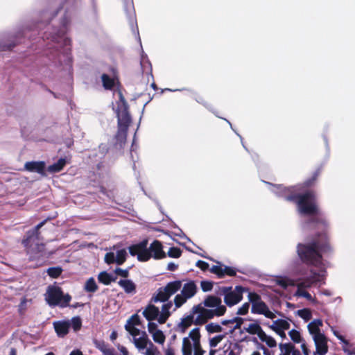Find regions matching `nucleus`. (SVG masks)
I'll list each match as a JSON object with an SVG mask.
<instances>
[{"instance_id": "338daca9", "label": "nucleus", "mask_w": 355, "mask_h": 355, "mask_svg": "<svg viewBox=\"0 0 355 355\" xmlns=\"http://www.w3.org/2000/svg\"><path fill=\"white\" fill-rule=\"evenodd\" d=\"M265 317L270 318V319H274L275 318V314L272 313L269 308L268 307L266 311H264V313H263Z\"/></svg>"}, {"instance_id": "c03bdc74", "label": "nucleus", "mask_w": 355, "mask_h": 355, "mask_svg": "<svg viewBox=\"0 0 355 355\" xmlns=\"http://www.w3.org/2000/svg\"><path fill=\"white\" fill-rule=\"evenodd\" d=\"M140 64L141 67L144 69V70L148 67L150 69V71H152V66L151 64L148 60V58L146 54L144 53V52L142 51L141 55V60Z\"/></svg>"}, {"instance_id": "09e8293b", "label": "nucleus", "mask_w": 355, "mask_h": 355, "mask_svg": "<svg viewBox=\"0 0 355 355\" xmlns=\"http://www.w3.org/2000/svg\"><path fill=\"white\" fill-rule=\"evenodd\" d=\"M105 262L107 264L116 263L115 253L113 252H107L105 255Z\"/></svg>"}, {"instance_id": "13d9d810", "label": "nucleus", "mask_w": 355, "mask_h": 355, "mask_svg": "<svg viewBox=\"0 0 355 355\" xmlns=\"http://www.w3.org/2000/svg\"><path fill=\"white\" fill-rule=\"evenodd\" d=\"M148 330L150 334H153L156 331H159V329H157V324L155 322H153L152 321H148Z\"/></svg>"}, {"instance_id": "aec40b11", "label": "nucleus", "mask_w": 355, "mask_h": 355, "mask_svg": "<svg viewBox=\"0 0 355 355\" xmlns=\"http://www.w3.org/2000/svg\"><path fill=\"white\" fill-rule=\"evenodd\" d=\"M331 330L333 331L334 335L340 340L343 343V350L347 355H355V351H351L348 348V347H352V345L349 343V342L346 340L343 336H342L338 331L335 330L333 327H331Z\"/></svg>"}, {"instance_id": "f704fd0d", "label": "nucleus", "mask_w": 355, "mask_h": 355, "mask_svg": "<svg viewBox=\"0 0 355 355\" xmlns=\"http://www.w3.org/2000/svg\"><path fill=\"white\" fill-rule=\"evenodd\" d=\"M205 329L209 334L220 333L223 328L220 324L214 322H210L205 326Z\"/></svg>"}, {"instance_id": "774afa93", "label": "nucleus", "mask_w": 355, "mask_h": 355, "mask_svg": "<svg viewBox=\"0 0 355 355\" xmlns=\"http://www.w3.org/2000/svg\"><path fill=\"white\" fill-rule=\"evenodd\" d=\"M155 347H152L150 345L146 349L145 355H155Z\"/></svg>"}, {"instance_id": "5fc2aeb1", "label": "nucleus", "mask_w": 355, "mask_h": 355, "mask_svg": "<svg viewBox=\"0 0 355 355\" xmlns=\"http://www.w3.org/2000/svg\"><path fill=\"white\" fill-rule=\"evenodd\" d=\"M308 331L309 334L312 336V338H313V336L318 334H324L321 332L320 327H318L316 326H312L311 327H307Z\"/></svg>"}, {"instance_id": "6ab92c4d", "label": "nucleus", "mask_w": 355, "mask_h": 355, "mask_svg": "<svg viewBox=\"0 0 355 355\" xmlns=\"http://www.w3.org/2000/svg\"><path fill=\"white\" fill-rule=\"evenodd\" d=\"M173 306V302L171 301H168L166 303H164L162 306V311H159V317L158 318V322L159 324H164L166 322L168 318L171 316L170 309Z\"/></svg>"}, {"instance_id": "f3484780", "label": "nucleus", "mask_w": 355, "mask_h": 355, "mask_svg": "<svg viewBox=\"0 0 355 355\" xmlns=\"http://www.w3.org/2000/svg\"><path fill=\"white\" fill-rule=\"evenodd\" d=\"M135 346L139 350H143L149 345L152 347H154L153 343L149 340L146 332H142V335L139 337L135 338L133 340Z\"/></svg>"}, {"instance_id": "0eeeda50", "label": "nucleus", "mask_w": 355, "mask_h": 355, "mask_svg": "<svg viewBox=\"0 0 355 355\" xmlns=\"http://www.w3.org/2000/svg\"><path fill=\"white\" fill-rule=\"evenodd\" d=\"M44 296L46 303L51 307L59 306L64 309L69 306L71 300V296L69 293L64 294L62 289L56 286H48Z\"/></svg>"}, {"instance_id": "c756f323", "label": "nucleus", "mask_w": 355, "mask_h": 355, "mask_svg": "<svg viewBox=\"0 0 355 355\" xmlns=\"http://www.w3.org/2000/svg\"><path fill=\"white\" fill-rule=\"evenodd\" d=\"M260 322L259 320H254L253 323H251L247 327H243V329L240 330V333L247 332L251 335H255L258 329L260 328Z\"/></svg>"}, {"instance_id": "72a5a7b5", "label": "nucleus", "mask_w": 355, "mask_h": 355, "mask_svg": "<svg viewBox=\"0 0 355 355\" xmlns=\"http://www.w3.org/2000/svg\"><path fill=\"white\" fill-rule=\"evenodd\" d=\"M298 283V275L295 279H284L278 281V284L282 287L286 288L288 286H297Z\"/></svg>"}, {"instance_id": "a211bd4d", "label": "nucleus", "mask_w": 355, "mask_h": 355, "mask_svg": "<svg viewBox=\"0 0 355 355\" xmlns=\"http://www.w3.org/2000/svg\"><path fill=\"white\" fill-rule=\"evenodd\" d=\"M24 167L28 171L44 174L45 162L43 161L28 162L25 164Z\"/></svg>"}, {"instance_id": "473e14b6", "label": "nucleus", "mask_w": 355, "mask_h": 355, "mask_svg": "<svg viewBox=\"0 0 355 355\" xmlns=\"http://www.w3.org/2000/svg\"><path fill=\"white\" fill-rule=\"evenodd\" d=\"M128 257V253L125 249L118 250L115 254L116 263L117 265L123 264Z\"/></svg>"}, {"instance_id": "a19ab883", "label": "nucleus", "mask_w": 355, "mask_h": 355, "mask_svg": "<svg viewBox=\"0 0 355 355\" xmlns=\"http://www.w3.org/2000/svg\"><path fill=\"white\" fill-rule=\"evenodd\" d=\"M291 339L295 343H300L303 341V338L299 331L292 329L288 332Z\"/></svg>"}, {"instance_id": "de8ad7c7", "label": "nucleus", "mask_w": 355, "mask_h": 355, "mask_svg": "<svg viewBox=\"0 0 355 355\" xmlns=\"http://www.w3.org/2000/svg\"><path fill=\"white\" fill-rule=\"evenodd\" d=\"M275 323H279V330H288L290 328V324L288 321L283 319H277Z\"/></svg>"}, {"instance_id": "bf43d9fd", "label": "nucleus", "mask_w": 355, "mask_h": 355, "mask_svg": "<svg viewBox=\"0 0 355 355\" xmlns=\"http://www.w3.org/2000/svg\"><path fill=\"white\" fill-rule=\"evenodd\" d=\"M224 271H225V275H227L228 276L234 277V276H236V271L235 268H232L230 266H225Z\"/></svg>"}, {"instance_id": "ea45409f", "label": "nucleus", "mask_w": 355, "mask_h": 355, "mask_svg": "<svg viewBox=\"0 0 355 355\" xmlns=\"http://www.w3.org/2000/svg\"><path fill=\"white\" fill-rule=\"evenodd\" d=\"M298 316L302 318L305 322H308L312 318L311 312L308 309H300L297 311Z\"/></svg>"}, {"instance_id": "393cba45", "label": "nucleus", "mask_w": 355, "mask_h": 355, "mask_svg": "<svg viewBox=\"0 0 355 355\" xmlns=\"http://www.w3.org/2000/svg\"><path fill=\"white\" fill-rule=\"evenodd\" d=\"M101 80L104 89L107 90H112L118 83V82L114 78L110 77L106 73H103L101 76Z\"/></svg>"}, {"instance_id": "412c9836", "label": "nucleus", "mask_w": 355, "mask_h": 355, "mask_svg": "<svg viewBox=\"0 0 355 355\" xmlns=\"http://www.w3.org/2000/svg\"><path fill=\"white\" fill-rule=\"evenodd\" d=\"M182 286L181 280H175L168 282L165 286H164V291L168 294V296L171 297L175 293H177Z\"/></svg>"}, {"instance_id": "58836bf2", "label": "nucleus", "mask_w": 355, "mask_h": 355, "mask_svg": "<svg viewBox=\"0 0 355 355\" xmlns=\"http://www.w3.org/2000/svg\"><path fill=\"white\" fill-rule=\"evenodd\" d=\"M62 272V269L60 266L50 267L47 269L46 272L48 275L52 278L58 277Z\"/></svg>"}, {"instance_id": "052dcab7", "label": "nucleus", "mask_w": 355, "mask_h": 355, "mask_svg": "<svg viewBox=\"0 0 355 355\" xmlns=\"http://www.w3.org/2000/svg\"><path fill=\"white\" fill-rule=\"evenodd\" d=\"M264 342L270 348L275 347L277 345L276 340L270 336H268Z\"/></svg>"}, {"instance_id": "2eb2a0df", "label": "nucleus", "mask_w": 355, "mask_h": 355, "mask_svg": "<svg viewBox=\"0 0 355 355\" xmlns=\"http://www.w3.org/2000/svg\"><path fill=\"white\" fill-rule=\"evenodd\" d=\"M152 303L153 302H150V304L146 306L142 314L148 321H153L155 320L158 321V318L160 315L159 309Z\"/></svg>"}, {"instance_id": "3c124183", "label": "nucleus", "mask_w": 355, "mask_h": 355, "mask_svg": "<svg viewBox=\"0 0 355 355\" xmlns=\"http://www.w3.org/2000/svg\"><path fill=\"white\" fill-rule=\"evenodd\" d=\"M250 308V303H244L237 311L236 314L240 315H244L248 313Z\"/></svg>"}, {"instance_id": "e2e57ef3", "label": "nucleus", "mask_w": 355, "mask_h": 355, "mask_svg": "<svg viewBox=\"0 0 355 355\" xmlns=\"http://www.w3.org/2000/svg\"><path fill=\"white\" fill-rule=\"evenodd\" d=\"M99 153H100V159H102L105 154L107 153L108 148L106 144H101L98 146Z\"/></svg>"}, {"instance_id": "c85d7f7f", "label": "nucleus", "mask_w": 355, "mask_h": 355, "mask_svg": "<svg viewBox=\"0 0 355 355\" xmlns=\"http://www.w3.org/2000/svg\"><path fill=\"white\" fill-rule=\"evenodd\" d=\"M193 349H194L193 343H191L189 338H184L182 347V355H192Z\"/></svg>"}, {"instance_id": "ddd939ff", "label": "nucleus", "mask_w": 355, "mask_h": 355, "mask_svg": "<svg viewBox=\"0 0 355 355\" xmlns=\"http://www.w3.org/2000/svg\"><path fill=\"white\" fill-rule=\"evenodd\" d=\"M124 4L125 10L127 12V17L132 31H137L139 33L132 0H124Z\"/></svg>"}, {"instance_id": "79ce46f5", "label": "nucleus", "mask_w": 355, "mask_h": 355, "mask_svg": "<svg viewBox=\"0 0 355 355\" xmlns=\"http://www.w3.org/2000/svg\"><path fill=\"white\" fill-rule=\"evenodd\" d=\"M227 335V333H225L223 334L217 335L209 339V346L211 347H216L219 343H220Z\"/></svg>"}, {"instance_id": "2f4dec72", "label": "nucleus", "mask_w": 355, "mask_h": 355, "mask_svg": "<svg viewBox=\"0 0 355 355\" xmlns=\"http://www.w3.org/2000/svg\"><path fill=\"white\" fill-rule=\"evenodd\" d=\"M67 321L69 323V327H71L74 332L78 331L82 327V320L79 316H74Z\"/></svg>"}, {"instance_id": "603ef678", "label": "nucleus", "mask_w": 355, "mask_h": 355, "mask_svg": "<svg viewBox=\"0 0 355 355\" xmlns=\"http://www.w3.org/2000/svg\"><path fill=\"white\" fill-rule=\"evenodd\" d=\"M140 324V318L137 314L133 315L128 321L126 324L131 326L139 325Z\"/></svg>"}, {"instance_id": "f257e3e1", "label": "nucleus", "mask_w": 355, "mask_h": 355, "mask_svg": "<svg viewBox=\"0 0 355 355\" xmlns=\"http://www.w3.org/2000/svg\"><path fill=\"white\" fill-rule=\"evenodd\" d=\"M331 252L332 248L326 232L318 233L311 241L297 244V254L300 261L307 266L316 268L318 270L313 268L297 270L298 283L295 296L304 297L311 302L315 301L304 289L318 284L320 286L325 284L327 263L323 259V255Z\"/></svg>"}, {"instance_id": "9d476101", "label": "nucleus", "mask_w": 355, "mask_h": 355, "mask_svg": "<svg viewBox=\"0 0 355 355\" xmlns=\"http://www.w3.org/2000/svg\"><path fill=\"white\" fill-rule=\"evenodd\" d=\"M249 301L252 304L251 312L254 314H263L268 305L261 300L260 295L255 293H250L248 295Z\"/></svg>"}, {"instance_id": "20e7f679", "label": "nucleus", "mask_w": 355, "mask_h": 355, "mask_svg": "<svg viewBox=\"0 0 355 355\" xmlns=\"http://www.w3.org/2000/svg\"><path fill=\"white\" fill-rule=\"evenodd\" d=\"M227 311L225 305L222 304L220 297L209 295L204 300L192 307L189 314L185 315L178 324L181 333H184L192 324L200 325L215 317L223 316Z\"/></svg>"}, {"instance_id": "9b49d317", "label": "nucleus", "mask_w": 355, "mask_h": 355, "mask_svg": "<svg viewBox=\"0 0 355 355\" xmlns=\"http://www.w3.org/2000/svg\"><path fill=\"white\" fill-rule=\"evenodd\" d=\"M29 31V29L26 28H20L15 35H10L9 37L10 39H15L16 41L9 40V42H0V51H11L18 43L20 42L18 41L21 37L26 36L27 32Z\"/></svg>"}, {"instance_id": "4c0bfd02", "label": "nucleus", "mask_w": 355, "mask_h": 355, "mask_svg": "<svg viewBox=\"0 0 355 355\" xmlns=\"http://www.w3.org/2000/svg\"><path fill=\"white\" fill-rule=\"evenodd\" d=\"M125 330L133 337V340L135 338H137V336H140L142 335L143 331L136 328L135 326H131L129 324L125 325Z\"/></svg>"}, {"instance_id": "4be33fe9", "label": "nucleus", "mask_w": 355, "mask_h": 355, "mask_svg": "<svg viewBox=\"0 0 355 355\" xmlns=\"http://www.w3.org/2000/svg\"><path fill=\"white\" fill-rule=\"evenodd\" d=\"M118 284L128 294H134L136 293V285L131 279H120Z\"/></svg>"}, {"instance_id": "680f3d73", "label": "nucleus", "mask_w": 355, "mask_h": 355, "mask_svg": "<svg viewBox=\"0 0 355 355\" xmlns=\"http://www.w3.org/2000/svg\"><path fill=\"white\" fill-rule=\"evenodd\" d=\"M255 335H257L258 337L259 338V339L262 341V342H264L265 340L267 338V337L268 336V335H267L265 331L263 330V329L261 328V327H260V328L258 329L257 332L256 333Z\"/></svg>"}, {"instance_id": "dca6fc26", "label": "nucleus", "mask_w": 355, "mask_h": 355, "mask_svg": "<svg viewBox=\"0 0 355 355\" xmlns=\"http://www.w3.org/2000/svg\"><path fill=\"white\" fill-rule=\"evenodd\" d=\"M197 291L198 287L196 282L193 280H190L183 285L181 293L189 300L196 294Z\"/></svg>"}, {"instance_id": "423d86ee", "label": "nucleus", "mask_w": 355, "mask_h": 355, "mask_svg": "<svg viewBox=\"0 0 355 355\" xmlns=\"http://www.w3.org/2000/svg\"><path fill=\"white\" fill-rule=\"evenodd\" d=\"M128 250L131 256H137L138 261L142 262L147 261L150 258L162 259L166 257L163 250L162 244L158 240H155L148 247V240L144 239L137 244L130 245Z\"/></svg>"}, {"instance_id": "a18cd8bd", "label": "nucleus", "mask_w": 355, "mask_h": 355, "mask_svg": "<svg viewBox=\"0 0 355 355\" xmlns=\"http://www.w3.org/2000/svg\"><path fill=\"white\" fill-rule=\"evenodd\" d=\"M167 254L171 258H179L182 255V250L177 247H171L169 248Z\"/></svg>"}, {"instance_id": "b1692460", "label": "nucleus", "mask_w": 355, "mask_h": 355, "mask_svg": "<svg viewBox=\"0 0 355 355\" xmlns=\"http://www.w3.org/2000/svg\"><path fill=\"white\" fill-rule=\"evenodd\" d=\"M164 287L157 289L156 293L151 297L150 302H165L169 299L168 294L164 291Z\"/></svg>"}, {"instance_id": "6e6552de", "label": "nucleus", "mask_w": 355, "mask_h": 355, "mask_svg": "<svg viewBox=\"0 0 355 355\" xmlns=\"http://www.w3.org/2000/svg\"><path fill=\"white\" fill-rule=\"evenodd\" d=\"M235 290L236 291H232L231 286L220 288V294L224 295V302L230 307L238 304L242 300L244 288L241 286H236Z\"/></svg>"}, {"instance_id": "f8f14e48", "label": "nucleus", "mask_w": 355, "mask_h": 355, "mask_svg": "<svg viewBox=\"0 0 355 355\" xmlns=\"http://www.w3.org/2000/svg\"><path fill=\"white\" fill-rule=\"evenodd\" d=\"M313 340L315 345L316 353L318 355H325L328 352L327 338L325 335H315Z\"/></svg>"}, {"instance_id": "4468645a", "label": "nucleus", "mask_w": 355, "mask_h": 355, "mask_svg": "<svg viewBox=\"0 0 355 355\" xmlns=\"http://www.w3.org/2000/svg\"><path fill=\"white\" fill-rule=\"evenodd\" d=\"M54 330L59 338H64L69 331V323L66 320H58L53 322Z\"/></svg>"}, {"instance_id": "39448f33", "label": "nucleus", "mask_w": 355, "mask_h": 355, "mask_svg": "<svg viewBox=\"0 0 355 355\" xmlns=\"http://www.w3.org/2000/svg\"><path fill=\"white\" fill-rule=\"evenodd\" d=\"M119 100L116 101V106L113 107L117 117V132L115 135L116 144L120 147L125 143L128 128L132 122V117L129 112V105L125 101L121 91H116Z\"/></svg>"}, {"instance_id": "c9c22d12", "label": "nucleus", "mask_w": 355, "mask_h": 355, "mask_svg": "<svg viewBox=\"0 0 355 355\" xmlns=\"http://www.w3.org/2000/svg\"><path fill=\"white\" fill-rule=\"evenodd\" d=\"M85 290L87 292L94 293L98 290V286L93 277H90L85 283Z\"/></svg>"}, {"instance_id": "8fccbe9b", "label": "nucleus", "mask_w": 355, "mask_h": 355, "mask_svg": "<svg viewBox=\"0 0 355 355\" xmlns=\"http://www.w3.org/2000/svg\"><path fill=\"white\" fill-rule=\"evenodd\" d=\"M114 272L116 275L123 278H128L129 277V268L124 270L121 268H116Z\"/></svg>"}, {"instance_id": "bb28decb", "label": "nucleus", "mask_w": 355, "mask_h": 355, "mask_svg": "<svg viewBox=\"0 0 355 355\" xmlns=\"http://www.w3.org/2000/svg\"><path fill=\"white\" fill-rule=\"evenodd\" d=\"M94 344L103 355H112V352H114V349L107 347V345L103 340H95Z\"/></svg>"}, {"instance_id": "6e6d98bb", "label": "nucleus", "mask_w": 355, "mask_h": 355, "mask_svg": "<svg viewBox=\"0 0 355 355\" xmlns=\"http://www.w3.org/2000/svg\"><path fill=\"white\" fill-rule=\"evenodd\" d=\"M244 318L241 317H234L233 323H236L234 326V329H240L242 324L243 323Z\"/></svg>"}, {"instance_id": "49530a36", "label": "nucleus", "mask_w": 355, "mask_h": 355, "mask_svg": "<svg viewBox=\"0 0 355 355\" xmlns=\"http://www.w3.org/2000/svg\"><path fill=\"white\" fill-rule=\"evenodd\" d=\"M200 287L203 292L210 291L213 288V282L207 280L201 281Z\"/></svg>"}, {"instance_id": "5701e85b", "label": "nucleus", "mask_w": 355, "mask_h": 355, "mask_svg": "<svg viewBox=\"0 0 355 355\" xmlns=\"http://www.w3.org/2000/svg\"><path fill=\"white\" fill-rule=\"evenodd\" d=\"M117 279V277L112 273H109L107 271H103L98 275V280L99 282L109 285L112 282H114Z\"/></svg>"}, {"instance_id": "4d7b16f0", "label": "nucleus", "mask_w": 355, "mask_h": 355, "mask_svg": "<svg viewBox=\"0 0 355 355\" xmlns=\"http://www.w3.org/2000/svg\"><path fill=\"white\" fill-rule=\"evenodd\" d=\"M196 266L197 267L200 268L202 271H205V270H208V268L209 267V265L207 262H205L202 260H198L196 262Z\"/></svg>"}, {"instance_id": "a878e982", "label": "nucleus", "mask_w": 355, "mask_h": 355, "mask_svg": "<svg viewBox=\"0 0 355 355\" xmlns=\"http://www.w3.org/2000/svg\"><path fill=\"white\" fill-rule=\"evenodd\" d=\"M67 164L66 158H60L56 162L49 165L47 171L51 173H55L61 171Z\"/></svg>"}, {"instance_id": "37998d69", "label": "nucleus", "mask_w": 355, "mask_h": 355, "mask_svg": "<svg viewBox=\"0 0 355 355\" xmlns=\"http://www.w3.org/2000/svg\"><path fill=\"white\" fill-rule=\"evenodd\" d=\"M153 339L155 343L159 344H163L165 341V336L162 331L159 330L156 331L153 334H152Z\"/></svg>"}, {"instance_id": "69168bd1", "label": "nucleus", "mask_w": 355, "mask_h": 355, "mask_svg": "<svg viewBox=\"0 0 355 355\" xmlns=\"http://www.w3.org/2000/svg\"><path fill=\"white\" fill-rule=\"evenodd\" d=\"M312 326L320 327L322 326V321L320 319H315L307 325V327H311Z\"/></svg>"}, {"instance_id": "7c9ffc66", "label": "nucleus", "mask_w": 355, "mask_h": 355, "mask_svg": "<svg viewBox=\"0 0 355 355\" xmlns=\"http://www.w3.org/2000/svg\"><path fill=\"white\" fill-rule=\"evenodd\" d=\"M279 348L281 351L279 355H291L295 349V346L291 343H280Z\"/></svg>"}, {"instance_id": "1a4fd4ad", "label": "nucleus", "mask_w": 355, "mask_h": 355, "mask_svg": "<svg viewBox=\"0 0 355 355\" xmlns=\"http://www.w3.org/2000/svg\"><path fill=\"white\" fill-rule=\"evenodd\" d=\"M46 220H44L37 224L34 228L28 230L24 239L22 241V244L26 248L32 247L33 245L39 246V230L44 226Z\"/></svg>"}, {"instance_id": "0e129e2a", "label": "nucleus", "mask_w": 355, "mask_h": 355, "mask_svg": "<svg viewBox=\"0 0 355 355\" xmlns=\"http://www.w3.org/2000/svg\"><path fill=\"white\" fill-rule=\"evenodd\" d=\"M173 227L178 230V233H175V235L180 238L186 239L188 241L191 242V239L180 229L176 225L174 224Z\"/></svg>"}, {"instance_id": "864d4df0", "label": "nucleus", "mask_w": 355, "mask_h": 355, "mask_svg": "<svg viewBox=\"0 0 355 355\" xmlns=\"http://www.w3.org/2000/svg\"><path fill=\"white\" fill-rule=\"evenodd\" d=\"M196 101L198 103H200V104L203 105H204L207 109H208L209 111H211V112H213L216 116H218V115L216 114V112L214 111V108H213L212 105H210V104H209V103H206V102H205V101H204L201 97H200V98H196Z\"/></svg>"}, {"instance_id": "7ed1b4c3", "label": "nucleus", "mask_w": 355, "mask_h": 355, "mask_svg": "<svg viewBox=\"0 0 355 355\" xmlns=\"http://www.w3.org/2000/svg\"><path fill=\"white\" fill-rule=\"evenodd\" d=\"M69 19L66 15L62 19L60 27H52V31L42 34L43 40H48L44 55L55 64H59L69 73L72 69L71 40L66 36Z\"/></svg>"}, {"instance_id": "cd10ccee", "label": "nucleus", "mask_w": 355, "mask_h": 355, "mask_svg": "<svg viewBox=\"0 0 355 355\" xmlns=\"http://www.w3.org/2000/svg\"><path fill=\"white\" fill-rule=\"evenodd\" d=\"M189 340H191L193 342V347H199L200 345V329L198 327H196L193 329L189 334Z\"/></svg>"}, {"instance_id": "f03ea898", "label": "nucleus", "mask_w": 355, "mask_h": 355, "mask_svg": "<svg viewBox=\"0 0 355 355\" xmlns=\"http://www.w3.org/2000/svg\"><path fill=\"white\" fill-rule=\"evenodd\" d=\"M318 175V172L315 171L311 178L304 182V186L300 184L286 187L282 184L274 185L266 182L271 186L270 191L277 197L293 202L297 205L298 213L301 217H303L302 226L304 230L313 228L326 230L329 226V222L315 205L313 192L307 191L300 193L303 187L312 185Z\"/></svg>"}, {"instance_id": "e433bc0d", "label": "nucleus", "mask_w": 355, "mask_h": 355, "mask_svg": "<svg viewBox=\"0 0 355 355\" xmlns=\"http://www.w3.org/2000/svg\"><path fill=\"white\" fill-rule=\"evenodd\" d=\"M188 299L185 297L181 293L175 295L174 298V304L175 308L173 311H175L177 309L181 307L184 304L187 302Z\"/></svg>"}]
</instances>
